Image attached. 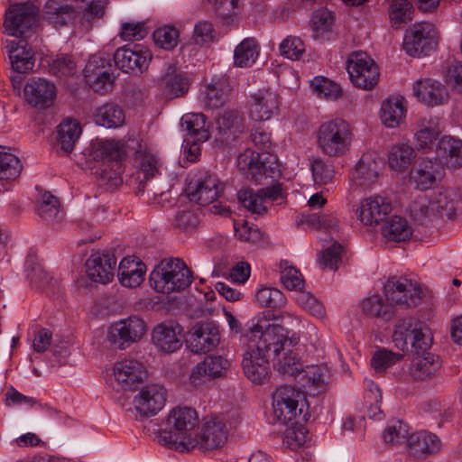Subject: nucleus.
Listing matches in <instances>:
<instances>
[{"instance_id": "1", "label": "nucleus", "mask_w": 462, "mask_h": 462, "mask_svg": "<svg viewBox=\"0 0 462 462\" xmlns=\"http://www.w3.org/2000/svg\"><path fill=\"white\" fill-rule=\"evenodd\" d=\"M167 428L158 433V442L179 452L197 448L199 415L195 409L177 406L171 410L166 420Z\"/></svg>"}, {"instance_id": "2", "label": "nucleus", "mask_w": 462, "mask_h": 462, "mask_svg": "<svg viewBox=\"0 0 462 462\" xmlns=\"http://www.w3.org/2000/svg\"><path fill=\"white\" fill-rule=\"evenodd\" d=\"M45 14L52 23L66 25L79 19L89 28L92 23L100 19L105 13L104 0H48L44 6Z\"/></svg>"}, {"instance_id": "3", "label": "nucleus", "mask_w": 462, "mask_h": 462, "mask_svg": "<svg viewBox=\"0 0 462 462\" xmlns=\"http://www.w3.org/2000/svg\"><path fill=\"white\" fill-rule=\"evenodd\" d=\"M241 338L248 340V344L254 348L273 358L287 347L298 344L297 337H289L283 327L271 323L266 319H260L253 323Z\"/></svg>"}, {"instance_id": "4", "label": "nucleus", "mask_w": 462, "mask_h": 462, "mask_svg": "<svg viewBox=\"0 0 462 462\" xmlns=\"http://www.w3.org/2000/svg\"><path fill=\"white\" fill-rule=\"evenodd\" d=\"M351 143V127L341 118L325 121L317 129V147L328 157L344 156L348 152Z\"/></svg>"}, {"instance_id": "5", "label": "nucleus", "mask_w": 462, "mask_h": 462, "mask_svg": "<svg viewBox=\"0 0 462 462\" xmlns=\"http://www.w3.org/2000/svg\"><path fill=\"white\" fill-rule=\"evenodd\" d=\"M191 279L190 270L178 258L162 260L150 273L152 287L164 294L186 289L191 283Z\"/></svg>"}, {"instance_id": "6", "label": "nucleus", "mask_w": 462, "mask_h": 462, "mask_svg": "<svg viewBox=\"0 0 462 462\" xmlns=\"http://www.w3.org/2000/svg\"><path fill=\"white\" fill-rule=\"evenodd\" d=\"M230 93L229 83L226 80H217L208 84L202 94L204 106L210 110L217 111L216 130L218 140L222 143L227 141L231 129Z\"/></svg>"}, {"instance_id": "7", "label": "nucleus", "mask_w": 462, "mask_h": 462, "mask_svg": "<svg viewBox=\"0 0 462 462\" xmlns=\"http://www.w3.org/2000/svg\"><path fill=\"white\" fill-rule=\"evenodd\" d=\"M273 420L287 424L294 420H306L307 412L305 394L299 389L288 384L279 386L273 393Z\"/></svg>"}, {"instance_id": "8", "label": "nucleus", "mask_w": 462, "mask_h": 462, "mask_svg": "<svg viewBox=\"0 0 462 462\" xmlns=\"http://www.w3.org/2000/svg\"><path fill=\"white\" fill-rule=\"evenodd\" d=\"M383 294L386 301L392 306L402 309L413 308L419 305L423 297L421 286L406 277L393 276L383 285Z\"/></svg>"}, {"instance_id": "9", "label": "nucleus", "mask_w": 462, "mask_h": 462, "mask_svg": "<svg viewBox=\"0 0 462 462\" xmlns=\"http://www.w3.org/2000/svg\"><path fill=\"white\" fill-rule=\"evenodd\" d=\"M38 14V8L32 2L12 5L5 11V31L14 37L29 38L33 33Z\"/></svg>"}, {"instance_id": "10", "label": "nucleus", "mask_w": 462, "mask_h": 462, "mask_svg": "<svg viewBox=\"0 0 462 462\" xmlns=\"http://www.w3.org/2000/svg\"><path fill=\"white\" fill-rule=\"evenodd\" d=\"M346 70L352 84L360 89L370 90L379 81V68L366 52L351 53L346 61Z\"/></svg>"}, {"instance_id": "11", "label": "nucleus", "mask_w": 462, "mask_h": 462, "mask_svg": "<svg viewBox=\"0 0 462 462\" xmlns=\"http://www.w3.org/2000/svg\"><path fill=\"white\" fill-rule=\"evenodd\" d=\"M146 333V324L138 316H130L113 322L107 332L108 340L120 349L140 341Z\"/></svg>"}, {"instance_id": "12", "label": "nucleus", "mask_w": 462, "mask_h": 462, "mask_svg": "<svg viewBox=\"0 0 462 462\" xmlns=\"http://www.w3.org/2000/svg\"><path fill=\"white\" fill-rule=\"evenodd\" d=\"M437 46L435 27L430 23H417L406 32L403 49L411 57L429 55Z\"/></svg>"}, {"instance_id": "13", "label": "nucleus", "mask_w": 462, "mask_h": 462, "mask_svg": "<svg viewBox=\"0 0 462 462\" xmlns=\"http://www.w3.org/2000/svg\"><path fill=\"white\" fill-rule=\"evenodd\" d=\"M283 199L281 183L262 188L255 193L248 189H241L237 193L238 202L248 211L258 215L264 214L267 212L269 205Z\"/></svg>"}, {"instance_id": "14", "label": "nucleus", "mask_w": 462, "mask_h": 462, "mask_svg": "<svg viewBox=\"0 0 462 462\" xmlns=\"http://www.w3.org/2000/svg\"><path fill=\"white\" fill-rule=\"evenodd\" d=\"M249 116L254 121H268L280 112V96L271 88L252 93L248 100Z\"/></svg>"}, {"instance_id": "15", "label": "nucleus", "mask_w": 462, "mask_h": 462, "mask_svg": "<svg viewBox=\"0 0 462 462\" xmlns=\"http://www.w3.org/2000/svg\"><path fill=\"white\" fill-rule=\"evenodd\" d=\"M220 342L219 327L213 321L197 323L189 331L187 346L195 354L212 351Z\"/></svg>"}, {"instance_id": "16", "label": "nucleus", "mask_w": 462, "mask_h": 462, "mask_svg": "<svg viewBox=\"0 0 462 462\" xmlns=\"http://www.w3.org/2000/svg\"><path fill=\"white\" fill-rule=\"evenodd\" d=\"M86 82L97 93L106 94L112 90L115 77L108 62L97 55H93L84 69Z\"/></svg>"}, {"instance_id": "17", "label": "nucleus", "mask_w": 462, "mask_h": 462, "mask_svg": "<svg viewBox=\"0 0 462 462\" xmlns=\"http://www.w3.org/2000/svg\"><path fill=\"white\" fill-rule=\"evenodd\" d=\"M392 209L390 199L377 195L362 199L355 209V213L363 225L372 226L384 220Z\"/></svg>"}, {"instance_id": "18", "label": "nucleus", "mask_w": 462, "mask_h": 462, "mask_svg": "<svg viewBox=\"0 0 462 462\" xmlns=\"http://www.w3.org/2000/svg\"><path fill=\"white\" fill-rule=\"evenodd\" d=\"M166 389L158 383L143 386L134 398V406L137 413L143 417L156 415L165 405Z\"/></svg>"}, {"instance_id": "19", "label": "nucleus", "mask_w": 462, "mask_h": 462, "mask_svg": "<svg viewBox=\"0 0 462 462\" xmlns=\"http://www.w3.org/2000/svg\"><path fill=\"white\" fill-rule=\"evenodd\" d=\"M151 60L150 50L142 44L124 46L114 54L116 66L125 72H142L148 68Z\"/></svg>"}, {"instance_id": "20", "label": "nucleus", "mask_w": 462, "mask_h": 462, "mask_svg": "<svg viewBox=\"0 0 462 462\" xmlns=\"http://www.w3.org/2000/svg\"><path fill=\"white\" fill-rule=\"evenodd\" d=\"M115 382L123 390H134L146 377L144 365L134 358H125L113 365Z\"/></svg>"}, {"instance_id": "21", "label": "nucleus", "mask_w": 462, "mask_h": 462, "mask_svg": "<svg viewBox=\"0 0 462 462\" xmlns=\"http://www.w3.org/2000/svg\"><path fill=\"white\" fill-rule=\"evenodd\" d=\"M223 189L217 176L204 172L189 184V199L191 202L207 206L219 196Z\"/></svg>"}, {"instance_id": "22", "label": "nucleus", "mask_w": 462, "mask_h": 462, "mask_svg": "<svg viewBox=\"0 0 462 462\" xmlns=\"http://www.w3.org/2000/svg\"><path fill=\"white\" fill-rule=\"evenodd\" d=\"M116 262L112 253L94 252L86 261V274L94 282L108 283L114 278Z\"/></svg>"}, {"instance_id": "23", "label": "nucleus", "mask_w": 462, "mask_h": 462, "mask_svg": "<svg viewBox=\"0 0 462 462\" xmlns=\"http://www.w3.org/2000/svg\"><path fill=\"white\" fill-rule=\"evenodd\" d=\"M26 39L6 40L5 42V49L12 69L21 74L32 72L35 65L34 51L28 44Z\"/></svg>"}, {"instance_id": "24", "label": "nucleus", "mask_w": 462, "mask_h": 462, "mask_svg": "<svg viewBox=\"0 0 462 462\" xmlns=\"http://www.w3.org/2000/svg\"><path fill=\"white\" fill-rule=\"evenodd\" d=\"M126 154L125 143L120 140L100 139L92 140L85 149V155L93 161H108L118 163Z\"/></svg>"}, {"instance_id": "25", "label": "nucleus", "mask_w": 462, "mask_h": 462, "mask_svg": "<svg viewBox=\"0 0 462 462\" xmlns=\"http://www.w3.org/2000/svg\"><path fill=\"white\" fill-rule=\"evenodd\" d=\"M181 328L178 324L162 322L152 331V343L162 353L171 354L182 346Z\"/></svg>"}, {"instance_id": "26", "label": "nucleus", "mask_w": 462, "mask_h": 462, "mask_svg": "<svg viewBox=\"0 0 462 462\" xmlns=\"http://www.w3.org/2000/svg\"><path fill=\"white\" fill-rule=\"evenodd\" d=\"M413 96L420 103L428 106H437L445 104L448 99L446 87L439 81L424 78L416 80L412 88Z\"/></svg>"}, {"instance_id": "27", "label": "nucleus", "mask_w": 462, "mask_h": 462, "mask_svg": "<svg viewBox=\"0 0 462 462\" xmlns=\"http://www.w3.org/2000/svg\"><path fill=\"white\" fill-rule=\"evenodd\" d=\"M55 85L42 78H33L24 87V97L27 102L37 108L51 106L56 97Z\"/></svg>"}, {"instance_id": "28", "label": "nucleus", "mask_w": 462, "mask_h": 462, "mask_svg": "<svg viewBox=\"0 0 462 462\" xmlns=\"http://www.w3.org/2000/svg\"><path fill=\"white\" fill-rule=\"evenodd\" d=\"M269 357L247 344L242 366L245 375L255 383H263L270 372Z\"/></svg>"}, {"instance_id": "29", "label": "nucleus", "mask_w": 462, "mask_h": 462, "mask_svg": "<svg viewBox=\"0 0 462 462\" xmlns=\"http://www.w3.org/2000/svg\"><path fill=\"white\" fill-rule=\"evenodd\" d=\"M382 165V161L375 154H363L351 173V179L356 185L369 186L377 180Z\"/></svg>"}, {"instance_id": "30", "label": "nucleus", "mask_w": 462, "mask_h": 462, "mask_svg": "<svg viewBox=\"0 0 462 462\" xmlns=\"http://www.w3.org/2000/svg\"><path fill=\"white\" fill-rule=\"evenodd\" d=\"M163 93L170 98L180 97L189 91L190 79L173 64H168L160 81Z\"/></svg>"}, {"instance_id": "31", "label": "nucleus", "mask_w": 462, "mask_h": 462, "mask_svg": "<svg viewBox=\"0 0 462 462\" xmlns=\"http://www.w3.org/2000/svg\"><path fill=\"white\" fill-rule=\"evenodd\" d=\"M145 273L146 266L143 262L134 256H127L119 263L117 276L123 286L135 288L143 282Z\"/></svg>"}, {"instance_id": "32", "label": "nucleus", "mask_w": 462, "mask_h": 462, "mask_svg": "<svg viewBox=\"0 0 462 462\" xmlns=\"http://www.w3.org/2000/svg\"><path fill=\"white\" fill-rule=\"evenodd\" d=\"M439 170L440 165L437 161L422 159L411 171V181L418 189H429L436 183Z\"/></svg>"}, {"instance_id": "33", "label": "nucleus", "mask_w": 462, "mask_h": 462, "mask_svg": "<svg viewBox=\"0 0 462 462\" xmlns=\"http://www.w3.org/2000/svg\"><path fill=\"white\" fill-rule=\"evenodd\" d=\"M439 162H445L451 168L462 166V141L450 135L442 136L436 147Z\"/></svg>"}, {"instance_id": "34", "label": "nucleus", "mask_w": 462, "mask_h": 462, "mask_svg": "<svg viewBox=\"0 0 462 462\" xmlns=\"http://www.w3.org/2000/svg\"><path fill=\"white\" fill-rule=\"evenodd\" d=\"M127 147L134 151V160L143 172L144 178L150 180L159 173V161L143 141L132 139Z\"/></svg>"}, {"instance_id": "35", "label": "nucleus", "mask_w": 462, "mask_h": 462, "mask_svg": "<svg viewBox=\"0 0 462 462\" xmlns=\"http://www.w3.org/2000/svg\"><path fill=\"white\" fill-rule=\"evenodd\" d=\"M408 447L412 456L421 457L438 452L441 448V442L430 432L419 431L409 437Z\"/></svg>"}, {"instance_id": "36", "label": "nucleus", "mask_w": 462, "mask_h": 462, "mask_svg": "<svg viewBox=\"0 0 462 462\" xmlns=\"http://www.w3.org/2000/svg\"><path fill=\"white\" fill-rule=\"evenodd\" d=\"M221 421L211 420L204 423L202 432L198 435V446L203 449H214L222 447L227 436Z\"/></svg>"}, {"instance_id": "37", "label": "nucleus", "mask_w": 462, "mask_h": 462, "mask_svg": "<svg viewBox=\"0 0 462 462\" xmlns=\"http://www.w3.org/2000/svg\"><path fill=\"white\" fill-rule=\"evenodd\" d=\"M260 154L251 150H246L237 157V167L247 178L256 183H262L263 177H267L265 162L260 161Z\"/></svg>"}, {"instance_id": "38", "label": "nucleus", "mask_w": 462, "mask_h": 462, "mask_svg": "<svg viewBox=\"0 0 462 462\" xmlns=\"http://www.w3.org/2000/svg\"><path fill=\"white\" fill-rule=\"evenodd\" d=\"M404 98L392 96L383 101L380 109L382 123L390 128L397 127L405 116Z\"/></svg>"}, {"instance_id": "39", "label": "nucleus", "mask_w": 462, "mask_h": 462, "mask_svg": "<svg viewBox=\"0 0 462 462\" xmlns=\"http://www.w3.org/2000/svg\"><path fill=\"white\" fill-rule=\"evenodd\" d=\"M260 54V45L254 38L244 39L233 51V65L238 68H251Z\"/></svg>"}, {"instance_id": "40", "label": "nucleus", "mask_w": 462, "mask_h": 462, "mask_svg": "<svg viewBox=\"0 0 462 462\" xmlns=\"http://www.w3.org/2000/svg\"><path fill=\"white\" fill-rule=\"evenodd\" d=\"M273 367L283 376H290L296 379L302 370L303 363L301 358L294 352L292 346L287 347L274 358Z\"/></svg>"}, {"instance_id": "41", "label": "nucleus", "mask_w": 462, "mask_h": 462, "mask_svg": "<svg viewBox=\"0 0 462 462\" xmlns=\"http://www.w3.org/2000/svg\"><path fill=\"white\" fill-rule=\"evenodd\" d=\"M431 196L437 217L450 218L462 205L460 195L454 189H446Z\"/></svg>"}, {"instance_id": "42", "label": "nucleus", "mask_w": 462, "mask_h": 462, "mask_svg": "<svg viewBox=\"0 0 462 462\" xmlns=\"http://www.w3.org/2000/svg\"><path fill=\"white\" fill-rule=\"evenodd\" d=\"M416 158L414 149L408 144L393 145L388 153L389 167L398 173L407 171Z\"/></svg>"}, {"instance_id": "43", "label": "nucleus", "mask_w": 462, "mask_h": 462, "mask_svg": "<svg viewBox=\"0 0 462 462\" xmlns=\"http://www.w3.org/2000/svg\"><path fill=\"white\" fill-rule=\"evenodd\" d=\"M94 118L98 125L106 128H117L122 126L125 121L123 108L116 103H106L97 107Z\"/></svg>"}, {"instance_id": "44", "label": "nucleus", "mask_w": 462, "mask_h": 462, "mask_svg": "<svg viewBox=\"0 0 462 462\" xmlns=\"http://www.w3.org/2000/svg\"><path fill=\"white\" fill-rule=\"evenodd\" d=\"M440 367L439 358L432 353H424L413 358L410 373L415 380L424 381L436 374Z\"/></svg>"}, {"instance_id": "45", "label": "nucleus", "mask_w": 462, "mask_h": 462, "mask_svg": "<svg viewBox=\"0 0 462 462\" xmlns=\"http://www.w3.org/2000/svg\"><path fill=\"white\" fill-rule=\"evenodd\" d=\"M412 227L406 218L393 216L382 229V234L387 241L403 242L412 236Z\"/></svg>"}, {"instance_id": "46", "label": "nucleus", "mask_w": 462, "mask_h": 462, "mask_svg": "<svg viewBox=\"0 0 462 462\" xmlns=\"http://www.w3.org/2000/svg\"><path fill=\"white\" fill-rule=\"evenodd\" d=\"M181 126L189 137L205 142L209 137L206 116L201 113H188L181 117Z\"/></svg>"}, {"instance_id": "47", "label": "nucleus", "mask_w": 462, "mask_h": 462, "mask_svg": "<svg viewBox=\"0 0 462 462\" xmlns=\"http://www.w3.org/2000/svg\"><path fill=\"white\" fill-rule=\"evenodd\" d=\"M360 306L363 313L371 318L390 320L394 316V309L392 304L388 301L385 303L378 294L364 299Z\"/></svg>"}, {"instance_id": "48", "label": "nucleus", "mask_w": 462, "mask_h": 462, "mask_svg": "<svg viewBox=\"0 0 462 462\" xmlns=\"http://www.w3.org/2000/svg\"><path fill=\"white\" fill-rule=\"evenodd\" d=\"M81 134V126L77 120L64 119L58 127V142L63 152L69 153Z\"/></svg>"}, {"instance_id": "49", "label": "nucleus", "mask_w": 462, "mask_h": 462, "mask_svg": "<svg viewBox=\"0 0 462 462\" xmlns=\"http://www.w3.org/2000/svg\"><path fill=\"white\" fill-rule=\"evenodd\" d=\"M335 17L332 12L326 8L316 10L311 16L310 24L313 36L316 39H325L332 32Z\"/></svg>"}, {"instance_id": "50", "label": "nucleus", "mask_w": 462, "mask_h": 462, "mask_svg": "<svg viewBox=\"0 0 462 462\" xmlns=\"http://www.w3.org/2000/svg\"><path fill=\"white\" fill-rule=\"evenodd\" d=\"M432 196H419L410 206L411 217L420 223L425 224L437 217L433 207Z\"/></svg>"}, {"instance_id": "51", "label": "nucleus", "mask_w": 462, "mask_h": 462, "mask_svg": "<svg viewBox=\"0 0 462 462\" xmlns=\"http://www.w3.org/2000/svg\"><path fill=\"white\" fill-rule=\"evenodd\" d=\"M418 131L415 134L417 146L420 149L428 148L439 135L437 120L434 118H422L418 125Z\"/></svg>"}, {"instance_id": "52", "label": "nucleus", "mask_w": 462, "mask_h": 462, "mask_svg": "<svg viewBox=\"0 0 462 462\" xmlns=\"http://www.w3.org/2000/svg\"><path fill=\"white\" fill-rule=\"evenodd\" d=\"M419 323L420 321L413 318H404L396 323L393 340L399 349L403 351L408 348L409 341L413 334V328Z\"/></svg>"}, {"instance_id": "53", "label": "nucleus", "mask_w": 462, "mask_h": 462, "mask_svg": "<svg viewBox=\"0 0 462 462\" xmlns=\"http://www.w3.org/2000/svg\"><path fill=\"white\" fill-rule=\"evenodd\" d=\"M255 301L260 307L281 309L286 304L283 293L274 287H261L255 293Z\"/></svg>"}, {"instance_id": "54", "label": "nucleus", "mask_w": 462, "mask_h": 462, "mask_svg": "<svg viewBox=\"0 0 462 462\" xmlns=\"http://www.w3.org/2000/svg\"><path fill=\"white\" fill-rule=\"evenodd\" d=\"M280 280L282 285L290 291H301L304 281L300 271L285 260L280 263Z\"/></svg>"}, {"instance_id": "55", "label": "nucleus", "mask_w": 462, "mask_h": 462, "mask_svg": "<svg viewBox=\"0 0 462 462\" xmlns=\"http://www.w3.org/2000/svg\"><path fill=\"white\" fill-rule=\"evenodd\" d=\"M310 87L319 97L334 100L342 96L340 86L325 77H315L310 81Z\"/></svg>"}, {"instance_id": "56", "label": "nucleus", "mask_w": 462, "mask_h": 462, "mask_svg": "<svg viewBox=\"0 0 462 462\" xmlns=\"http://www.w3.org/2000/svg\"><path fill=\"white\" fill-rule=\"evenodd\" d=\"M22 164L14 154L0 151V180H15L21 173Z\"/></svg>"}, {"instance_id": "57", "label": "nucleus", "mask_w": 462, "mask_h": 462, "mask_svg": "<svg viewBox=\"0 0 462 462\" xmlns=\"http://www.w3.org/2000/svg\"><path fill=\"white\" fill-rule=\"evenodd\" d=\"M303 387L318 390L324 384V374L318 365H310L302 367L299 376L295 379Z\"/></svg>"}, {"instance_id": "58", "label": "nucleus", "mask_w": 462, "mask_h": 462, "mask_svg": "<svg viewBox=\"0 0 462 462\" xmlns=\"http://www.w3.org/2000/svg\"><path fill=\"white\" fill-rule=\"evenodd\" d=\"M366 386V393L365 399L366 402H370V406L367 410V415L371 419L381 420L382 411L379 403L382 402V393L379 387L372 381H365Z\"/></svg>"}, {"instance_id": "59", "label": "nucleus", "mask_w": 462, "mask_h": 462, "mask_svg": "<svg viewBox=\"0 0 462 462\" xmlns=\"http://www.w3.org/2000/svg\"><path fill=\"white\" fill-rule=\"evenodd\" d=\"M25 272L27 280L36 288L42 289L51 283L50 275L40 263H35L32 258L26 260Z\"/></svg>"}, {"instance_id": "60", "label": "nucleus", "mask_w": 462, "mask_h": 462, "mask_svg": "<svg viewBox=\"0 0 462 462\" xmlns=\"http://www.w3.org/2000/svg\"><path fill=\"white\" fill-rule=\"evenodd\" d=\"M279 51L284 58L298 60L305 51V45L300 37L290 35L280 43Z\"/></svg>"}, {"instance_id": "61", "label": "nucleus", "mask_w": 462, "mask_h": 462, "mask_svg": "<svg viewBox=\"0 0 462 462\" xmlns=\"http://www.w3.org/2000/svg\"><path fill=\"white\" fill-rule=\"evenodd\" d=\"M39 216L45 221H54L60 214V203L56 197L50 192H44L41 196L38 207Z\"/></svg>"}, {"instance_id": "62", "label": "nucleus", "mask_w": 462, "mask_h": 462, "mask_svg": "<svg viewBox=\"0 0 462 462\" xmlns=\"http://www.w3.org/2000/svg\"><path fill=\"white\" fill-rule=\"evenodd\" d=\"M409 426L402 420L392 421L383 432L386 443L402 444L409 440Z\"/></svg>"}, {"instance_id": "63", "label": "nucleus", "mask_w": 462, "mask_h": 462, "mask_svg": "<svg viewBox=\"0 0 462 462\" xmlns=\"http://www.w3.org/2000/svg\"><path fill=\"white\" fill-rule=\"evenodd\" d=\"M413 8L408 0H393L391 5L390 17L395 25L412 20Z\"/></svg>"}, {"instance_id": "64", "label": "nucleus", "mask_w": 462, "mask_h": 462, "mask_svg": "<svg viewBox=\"0 0 462 462\" xmlns=\"http://www.w3.org/2000/svg\"><path fill=\"white\" fill-rule=\"evenodd\" d=\"M402 356L401 354L381 348L374 354L371 365L376 373H383L387 368L401 360Z\"/></svg>"}]
</instances>
